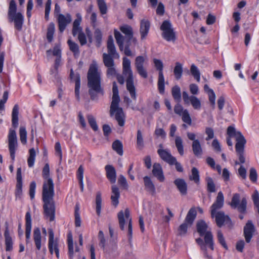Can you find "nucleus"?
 <instances>
[{
    "instance_id": "obj_1",
    "label": "nucleus",
    "mask_w": 259,
    "mask_h": 259,
    "mask_svg": "<svg viewBox=\"0 0 259 259\" xmlns=\"http://www.w3.org/2000/svg\"><path fill=\"white\" fill-rule=\"evenodd\" d=\"M42 195L44 202L43 207L45 217L47 219L49 218L50 221H53L55 219V207L53 201L54 185L52 179L44 180Z\"/></svg>"
},
{
    "instance_id": "obj_2",
    "label": "nucleus",
    "mask_w": 259,
    "mask_h": 259,
    "mask_svg": "<svg viewBox=\"0 0 259 259\" xmlns=\"http://www.w3.org/2000/svg\"><path fill=\"white\" fill-rule=\"evenodd\" d=\"M89 94L92 100L98 99L97 95H104V90L101 87V73L98 70L97 65L92 63L90 65L87 74Z\"/></svg>"
},
{
    "instance_id": "obj_3",
    "label": "nucleus",
    "mask_w": 259,
    "mask_h": 259,
    "mask_svg": "<svg viewBox=\"0 0 259 259\" xmlns=\"http://www.w3.org/2000/svg\"><path fill=\"white\" fill-rule=\"evenodd\" d=\"M227 135L228 137L227 138V143L229 146H232L233 143L231 139V137L235 138L236 143L235 144V150L239 160L241 163H244L245 158L244 156V148L246 141L244 137L239 131H236L235 128L229 126L227 128Z\"/></svg>"
},
{
    "instance_id": "obj_4",
    "label": "nucleus",
    "mask_w": 259,
    "mask_h": 259,
    "mask_svg": "<svg viewBox=\"0 0 259 259\" xmlns=\"http://www.w3.org/2000/svg\"><path fill=\"white\" fill-rule=\"evenodd\" d=\"M113 96L110 106V113L111 116L115 114L116 120L119 125L122 126L124 124V114L123 110L119 107L120 98L118 95V89L116 82H113Z\"/></svg>"
},
{
    "instance_id": "obj_5",
    "label": "nucleus",
    "mask_w": 259,
    "mask_h": 259,
    "mask_svg": "<svg viewBox=\"0 0 259 259\" xmlns=\"http://www.w3.org/2000/svg\"><path fill=\"white\" fill-rule=\"evenodd\" d=\"M8 20L10 23H14V27L18 31H21L24 23V16L20 12H17V5L14 0L9 3L8 11Z\"/></svg>"
},
{
    "instance_id": "obj_6",
    "label": "nucleus",
    "mask_w": 259,
    "mask_h": 259,
    "mask_svg": "<svg viewBox=\"0 0 259 259\" xmlns=\"http://www.w3.org/2000/svg\"><path fill=\"white\" fill-rule=\"evenodd\" d=\"M120 30L125 35L123 36L117 30L115 29L114 31V35L117 44L119 47L120 51H122L124 47V38H133V31L131 26L128 25H124L119 28Z\"/></svg>"
},
{
    "instance_id": "obj_7",
    "label": "nucleus",
    "mask_w": 259,
    "mask_h": 259,
    "mask_svg": "<svg viewBox=\"0 0 259 259\" xmlns=\"http://www.w3.org/2000/svg\"><path fill=\"white\" fill-rule=\"evenodd\" d=\"M197 231L201 236L204 235L205 243L208 245L211 250L214 249L213 236L210 230H208L207 224L203 220L197 222L196 224Z\"/></svg>"
},
{
    "instance_id": "obj_8",
    "label": "nucleus",
    "mask_w": 259,
    "mask_h": 259,
    "mask_svg": "<svg viewBox=\"0 0 259 259\" xmlns=\"http://www.w3.org/2000/svg\"><path fill=\"white\" fill-rule=\"evenodd\" d=\"M119 222V225L121 230H123L124 228V224L125 219L128 222V232L127 235L129 240L132 237V218L130 217V212L128 208H126L124 211L120 210L117 214Z\"/></svg>"
},
{
    "instance_id": "obj_9",
    "label": "nucleus",
    "mask_w": 259,
    "mask_h": 259,
    "mask_svg": "<svg viewBox=\"0 0 259 259\" xmlns=\"http://www.w3.org/2000/svg\"><path fill=\"white\" fill-rule=\"evenodd\" d=\"M162 37L167 41L174 42L177 39L176 32L169 20H164L160 27Z\"/></svg>"
},
{
    "instance_id": "obj_10",
    "label": "nucleus",
    "mask_w": 259,
    "mask_h": 259,
    "mask_svg": "<svg viewBox=\"0 0 259 259\" xmlns=\"http://www.w3.org/2000/svg\"><path fill=\"white\" fill-rule=\"evenodd\" d=\"M123 75L126 77V89L129 92L131 97L136 100V89L134 84V77L131 68H122Z\"/></svg>"
},
{
    "instance_id": "obj_11",
    "label": "nucleus",
    "mask_w": 259,
    "mask_h": 259,
    "mask_svg": "<svg viewBox=\"0 0 259 259\" xmlns=\"http://www.w3.org/2000/svg\"><path fill=\"white\" fill-rule=\"evenodd\" d=\"M240 200V195L238 193L233 194L229 204L232 208L237 209L241 213H245L247 208V200L243 197Z\"/></svg>"
},
{
    "instance_id": "obj_12",
    "label": "nucleus",
    "mask_w": 259,
    "mask_h": 259,
    "mask_svg": "<svg viewBox=\"0 0 259 259\" xmlns=\"http://www.w3.org/2000/svg\"><path fill=\"white\" fill-rule=\"evenodd\" d=\"M8 147L10 157L13 162L15 160V152L18 148L16 133L14 130L10 129L8 135Z\"/></svg>"
},
{
    "instance_id": "obj_13",
    "label": "nucleus",
    "mask_w": 259,
    "mask_h": 259,
    "mask_svg": "<svg viewBox=\"0 0 259 259\" xmlns=\"http://www.w3.org/2000/svg\"><path fill=\"white\" fill-rule=\"evenodd\" d=\"M153 63L154 64L156 69L158 71V89L159 93L163 94L164 93L165 86H164V78L163 73V64L162 62L157 59H153Z\"/></svg>"
},
{
    "instance_id": "obj_14",
    "label": "nucleus",
    "mask_w": 259,
    "mask_h": 259,
    "mask_svg": "<svg viewBox=\"0 0 259 259\" xmlns=\"http://www.w3.org/2000/svg\"><path fill=\"white\" fill-rule=\"evenodd\" d=\"M49 243L48 248L49 251L51 254L55 252L56 255L58 258H59V249L58 243L57 240H54V234L52 229L49 230Z\"/></svg>"
},
{
    "instance_id": "obj_15",
    "label": "nucleus",
    "mask_w": 259,
    "mask_h": 259,
    "mask_svg": "<svg viewBox=\"0 0 259 259\" xmlns=\"http://www.w3.org/2000/svg\"><path fill=\"white\" fill-rule=\"evenodd\" d=\"M182 96L185 104H189L191 103L195 110H199L201 108V102L197 97L195 96H189L186 91L183 92Z\"/></svg>"
},
{
    "instance_id": "obj_16",
    "label": "nucleus",
    "mask_w": 259,
    "mask_h": 259,
    "mask_svg": "<svg viewBox=\"0 0 259 259\" xmlns=\"http://www.w3.org/2000/svg\"><path fill=\"white\" fill-rule=\"evenodd\" d=\"M72 18L69 14L63 15L59 14L57 16L59 30L60 32H63L66 26L71 23Z\"/></svg>"
},
{
    "instance_id": "obj_17",
    "label": "nucleus",
    "mask_w": 259,
    "mask_h": 259,
    "mask_svg": "<svg viewBox=\"0 0 259 259\" xmlns=\"http://www.w3.org/2000/svg\"><path fill=\"white\" fill-rule=\"evenodd\" d=\"M215 222L219 227H221L224 224L229 226L232 225L230 218L227 215H225V213L222 211L215 212L214 214Z\"/></svg>"
},
{
    "instance_id": "obj_18",
    "label": "nucleus",
    "mask_w": 259,
    "mask_h": 259,
    "mask_svg": "<svg viewBox=\"0 0 259 259\" xmlns=\"http://www.w3.org/2000/svg\"><path fill=\"white\" fill-rule=\"evenodd\" d=\"M145 60V59L143 56H139L137 57L135 59V66L139 75L144 78H146L148 77V73L146 70L144 68Z\"/></svg>"
},
{
    "instance_id": "obj_19",
    "label": "nucleus",
    "mask_w": 259,
    "mask_h": 259,
    "mask_svg": "<svg viewBox=\"0 0 259 259\" xmlns=\"http://www.w3.org/2000/svg\"><path fill=\"white\" fill-rule=\"evenodd\" d=\"M224 197L223 194L222 192H219L218 194L217 197L215 202L211 205V215L212 218L214 217L217 210L221 209L224 205Z\"/></svg>"
},
{
    "instance_id": "obj_20",
    "label": "nucleus",
    "mask_w": 259,
    "mask_h": 259,
    "mask_svg": "<svg viewBox=\"0 0 259 259\" xmlns=\"http://www.w3.org/2000/svg\"><path fill=\"white\" fill-rule=\"evenodd\" d=\"M255 231V227L252 224V221L250 220L248 221L243 229L244 237L247 243L250 242Z\"/></svg>"
},
{
    "instance_id": "obj_21",
    "label": "nucleus",
    "mask_w": 259,
    "mask_h": 259,
    "mask_svg": "<svg viewBox=\"0 0 259 259\" xmlns=\"http://www.w3.org/2000/svg\"><path fill=\"white\" fill-rule=\"evenodd\" d=\"M157 153L160 157L169 165H172V163L176 161V158L171 155L167 149H159Z\"/></svg>"
},
{
    "instance_id": "obj_22",
    "label": "nucleus",
    "mask_w": 259,
    "mask_h": 259,
    "mask_svg": "<svg viewBox=\"0 0 259 259\" xmlns=\"http://www.w3.org/2000/svg\"><path fill=\"white\" fill-rule=\"evenodd\" d=\"M70 78L71 80L74 81L75 84V94L78 100H79V89L80 85V75L79 73H74L73 70H70Z\"/></svg>"
},
{
    "instance_id": "obj_23",
    "label": "nucleus",
    "mask_w": 259,
    "mask_h": 259,
    "mask_svg": "<svg viewBox=\"0 0 259 259\" xmlns=\"http://www.w3.org/2000/svg\"><path fill=\"white\" fill-rule=\"evenodd\" d=\"M150 27V22L146 19H142L140 22V32L141 34V38L142 40L144 39L149 32Z\"/></svg>"
},
{
    "instance_id": "obj_24",
    "label": "nucleus",
    "mask_w": 259,
    "mask_h": 259,
    "mask_svg": "<svg viewBox=\"0 0 259 259\" xmlns=\"http://www.w3.org/2000/svg\"><path fill=\"white\" fill-rule=\"evenodd\" d=\"M107 48L108 53L113 57H115V58L118 59L119 55L117 52L115 45L114 44V40L111 35L109 36L107 40Z\"/></svg>"
},
{
    "instance_id": "obj_25",
    "label": "nucleus",
    "mask_w": 259,
    "mask_h": 259,
    "mask_svg": "<svg viewBox=\"0 0 259 259\" xmlns=\"http://www.w3.org/2000/svg\"><path fill=\"white\" fill-rule=\"evenodd\" d=\"M76 17L77 18L73 23L72 33L73 36H75L77 34L82 32V28L80 26L82 20L81 16L80 14L77 13Z\"/></svg>"
},
{
    "instance_id": "obj_26",
    "label": "nucleus",
    "mask_w": 259,
    "mask_h": 259,
    "mask_svg": "<svg viewBox=\"0 0 259 259\" xmlns=\"http://www.w3.org/2000/svg\"><path fill=\"white\" fill-rule=\"evenodd\" d=\"M152 174L154 177L160 182L164 180V177L161 165L158 163H154L153 165Z\"/></svg>"
},
{
    "instance_id": "obj_27",
    "label": "nucleus",
    "mask_w": 259,
    "mask_h": 259,
    "mask_svg": "<svg viewBox=\"0 0 259 259\" xmlns=\"http://www.w3.org/2000/svg\"><path fill=\"white\" fill-rule=\"evenodd\" d=\"M137 39L134 37L133 38H124V47L123 50L124 54L127 56H134L132 51L130 49L131 42L134 44L137 43Z\"/></svg>"
},
{
    "instance_id": "obj_28",
    "label": "nucleus",
    "mask_w": 259,
    "mask_h": 259,
    "mask_svg": "<svg viewBox=\"0 0 259 259\" xmlns=\"http://www.w3.org/2000/svg\"><path fill=\"white\" fill-rule=\"evenodd\" d=\"M25 221V235L26 242L27 243L30 238L31 231V217L29 211H27L26 213Z\"/></svg>"
},
{
    "instance_id": "obj_29",
    "label": "nucleus",
    "mask_w": 259,
    "mask_h": 259,
    "mask_svg": "<svg viewBox=\"0 0 259 259\" xmlns=\"http://www.w3.org/2000/svg\"><path fill=\"white\" fill-rule=\"evenodd\" d=\"M174 184L182 195H185L187 194V185L184 179L180 178L177 179L175 180Z\"/></svg>"
},
{
    "instance_id": "obj_30",
    "label": "nucleus",
    "mask_w": 259,
    "mask_h": 259,
    "mask_svg": "<svg viewBox=\"0 0 259 259\" xmlns=\"http://www.w3.org/2000/svg\"><path fill=\"white\" fill-rule=\"evenodd\" d=\"M106 176L110 182L114 184L116 182V174L115 168L111 165H107L105 166Z\"/></svg>"
},
{
    "instance_id": "obj_31",
    "label": "nucleus",
    "mask_w": 259,
    "mask_h": 259,
    "mask_svg": "<svg viewBox=\"0 0 259 259\" xmlns=\"http://www.w3.org/2000/svg\"><path fill=\"white\" fill-rule=\"evenodd\" d=\"M144 186L147 191L151 195H154L155 194V187L150 178L148 176H145L143 178Z\"/></svg>"
},
{
    "instance_id": "obj_32",
    "label": "nucleus",
    "mask_w": 259,
    "mask_h": 259,
    "mask_svg": "<svg viewBox=\"0 0 259 259\" xmlns=\"http://www.w3.org/2000/svg\"><path fill=\"white\" fill-rule=\"evenodd\" d=\"M120 197V192L119 189L115 185L112 186V195L111 199L112 204L115 207H116L119 203L118 199Z\"/></svg>"
},
{
    "instance_id": "obj_33",
    "label": "nucleus",
    "mask_w": 259,
    "mask_h": 259,
    "mask_svg": "<svg viewBox=\"0 0 259 259\" xmlns=\"http://www.w3.org/2000/svg\"><path fill=\"white\" fill-rule=\"evenodd\" d=\"M18 114L19 106L16 104L13 107L12 113V124L15 128H17L18 126Z\"/></svg>"
},
{
    "instance_id": "obj_34",
    "label": "nucleus",
    "mask_w": 259,
    "mask_h": 259,
    "mask_svg": "<svg viewBox=\"0 0 259 259\" xmlns=\"http://www.w3.org/2000/svg\"><path fill=\"white\" fill-rule=\"evenodd\" d=\"M33 239L36 248L40 250L41 248V236L40 229L36 228L33 230Z\"/></svg>"
},
{
    "instance_id": "obj_35",
    "label": "nucleus",
    "mask_w": 259,
    "mask_h": 259,
    "mask_svg": "<svg viewBox=\"0 0 259 259\" xmlns=\"http://www.w3.org/2000/svg\"><path fill=\"white\" fill-rule=\"evenodd\" d=\"M6 251H11L13 248V242L10 235L8 227L7 226L4 233Z\"/></svg>"
},
{
    "instance_id": "obj_36",
    "label": "nucleus",
    "mask_w": 259,
    "mask_h": 259,
    "mask_svg": "<svg viewBox=\"0 0 259 259\" xmlns=\"http://www.w3.org/2000/svg\"><path fill=\"white\" fill-rule=\"evenodd\" d=\"M192 148L193 153L196 157H200L201 156L202 154V149L198 140L193 142Z\"/></svg>"
},
{
    "instance_id": "obj_37",
    "label": "nucleus",
    "mask_w": 259,
    "mask_h": 259,
    "mask_svg": "<svg viewBox=\"0 0 259 259\" xmlns=\"http://www.w3.org/2000/svg\"><path fill=\"white\" fill-rule=\"evenodd\" d=\"M196 214L197 212L195 208L194 207L191 208L189 210L184 222L188 223L191 226L196 218Z\"/></svg>"
},
{
    "instance_id": "obj_38",
    "label": "nucleus",
    "mask_w": 259,
    "mask_h": 259,
    "mask_svg": "<svg viewBox=\"0 0 259 259\" xmlns=\"http://www.w3.org/2000/svg\"><path fill=\"white\" fill-rule=\"evenodd\" d=\"M114 59H116L115 57L107 54L106 53L103 54V61L106 67L114 66Z\"/></svg>"
},
{
    "instance_id": "obj_39",
    "label": "nucleus",
    "mask_w": 259,
    "mask_h": 259,
    "mask_svg": "<svg viewBox=\"0 0 259 259\" xmlns=\"http://www.w3.org/2000/svg\"><path fill=\"white\" fill-rule=\"evenodd\" d=\"M196 242L200 245L201 250L203 251L204 257L207 259H212V256L209 255L207 252L206 246L207 244L205 242H203V240L200 238H197L196 239ZM208 246V245L207 244Z\"/></svg>"
},
{
    "instance_id": "obj_40",
    "label": "nucleus",
    "mask_w": 259,
    "mask_h": 259,
    "mask_svg": "<svg viewBox=\"0 0 259 259\" xmlns=\"http://www.w3.org/2000/svg\"><path fill=\"white\" fill-rule=\"evenodd\" d=\"M55 31V26L54 23H50L47 28V39L49 42H51L53 41Z\"/></svg>"
},
{
    "instance_id": "obj_41",
    "label": "nucleus",
    "mask_w": 259,
    "mask_h": 259,
    "mask_svg": "<svg viewBox=\"0 0 259 259\" xmlns=\"http://www.w3.org/2000/svg\"><path fill=\"white\" fill-rule=\"evenodd\" d=\"M189 180L198 184L200 181L199 172L198 169L193 167L191 169V174L189 177Z\"/></svg>"
},
{
    "instance_id": "obj_42",
    "label": "nucleus",
    "mask_w": 259,
    "mask_h": 259,
    "mask_svg": "<svg viewBox=\"0 0 259 259\" xmlns=\"http://www.w3.org/2000/svg\"><path fill=\"white\" fill-rule=\"evenodd\" d=\"M98 239L99 240V246L103 249L104 251L106 253H110V251L105 247L106 239L103 232L101 230L99 232Z\"/></svg>"
},
{
    "instance_id": "obj_43",
    "label": "nucleus",
    "mask_w": 259,
    "mask_h": 259,
    "mask_svg": "<svg viewBox=\"0 0 259 259\" xmlns=\"http://www.w3.org/2000/svg\"><path fill=\"white\" fill-rule=\"evenodd\" d=\"M112 148L119 155L122 156L123 155V145L119 140H117L113 142Z\"/></svg>"
},
{
    "instance_id": "obj_44",
    "label": "nucleus",
    "mask_w": 259,
    "mask_h": 259,
    "mask_svg": "<svg viewBox=\"0 0 259 259\" xmlns=\"http://www.w3.org/2000/svg\"><path fill=\"white\" fill-rule=\"evenodd\" d=\"M67 44L69 47L70 50L73 53L74 55L78 56L80 53L78 44L71 39L68 40Z\"/></svg>"
},
{
    "instance_id": "obj_45",
    "label": "nucleus",
    "mask_w": 259,
    "mask_h": 259,
    "mask_svg": "<svg viewBox=\"0 0 259 259\" xmlns=\"http://www.w3.org/2000/svg\"><path fill=\"white\" fill-rule=\"evenodd\" d=\"M174 73L176 79L179 80L182 77L183 73V67L182 65L180 63H176V66L174 69Z\"/></svg>"
},
{
    "instance_id": "obj_46",
    "label": "nucleus",
    "mask_w": 259,
    "mask_h": 259,
    "mask_svg": "<svg viewBox=\"0 0 259 259\" xmlns=\"http://www.w3.org/2000/svg\"><path fill=\"white\" fill-rule=\"evenodd\" d=\"M207 184V190L210 193H213L216 191L215 186L212 179L209 177L205 178Z\"/></svg>"
},
{
    "instance_id": "obj_47",
    "label": "nucleus",
    "mask_w": 259,
    "mask_h": 259,
    "mask_svg": "<svg viewBox=\"0 0 259 259\" xmlns=\"http://www.w3.org/2000/svg\"><path fill=\"white\" fill-rule=\"evenodd\" d=\"M171 94L174 99L178 102H180L181 99V89L180 88L176 85H175L171 89Z\"/></svg>"
},
{
    "instance_id": "obj_48",
    "label": "nucleus",
    "mask_w": 259,
    "mask_h": 259,
    "mask_svg": "<svg viewBox=\"0 0 259 259\" xmlns=\"http://www.w3.org/2000/svg\"><path fill=\"white\" fill-rule=\"evenodd\" d=\"M68 246L69 258L72 259L73 257V241L72 235L70 233L68 235Z\"/></svg>"
},
{
    "instance_id": "obj_49",
    "label": "nucleus",
    "mask_w": 259,
    "mask_h": 259,
    "mask_svg": "<svg viewBox=\"0 0 259 259\" xmlns=\"http://www.w3.org/2000/svg\"><path fill=\"white\" fill-rule=\"evenodd\" d=\"M175 145L177 148L179 153L181 155L184 154V147L183 144V140L180 136H177L175 138Z\"/></svg>"
},
{
    "instance_id": "obj_50",
    "label": "nucleus",
    "mask_w": 259,
    "mask_h": 259,
    "mask_svg": "<svg viewBox=\"0 0 259 259\" xmlns=\"http://www.w3.org/2000/svg\"><path fill=\"white\" fill-rule=\"evenodd\" d=\"M190 72L194 78L199 82L200 80V72L197 67L194 64H192L190 68Z\"/></svg>"
},
{
    "instance_id": "obj_51",
    "label": "nucleus",
    "mask_w": 259,
    "mask_h": 259,
    "mask_svg": "<svg viewBox=\"0 0 259 259\" xmlns=\"http://www.w3.org/2000/svg\"><path fill=\"white\" fill-rule=\"evenodd\" d=\"M35 151L34 148H31L29 150V156L27 160L28 165L29 167L33 166L35 158Z\"/></svg>"
},
{
    "instance_id": "obj_52",
    "label": "nucleus",
    "mask_w": 259,
    "mask_h": 259,
    "mask_svg": "<svg viewBox=\"0 0 259 259\" xmlns=\"http://www.w3.org/2000/svg\"><path fill=\"white\" fill-rule=\"evenodd\" d=\"M102 198L100 192H98L96 198V209L98 215H100L101 210Z\"/></svg>"
},
{
    "instance_id": "obj_53",
    "label": "nucleus",
    "mask_w": 259,
    "mask_h": 259,
    "mask_svg": "<svg viewBox=\"0 0 259 259\" xmlns=\"http://www.w3.org/2000/svg\"><path fill=\"white\" fill-rule=\"evenodd\" d=\"M16 179H17L16 189H19V190L22 189V175H21V167H19L17 169Z\"/></svg>"
},
{
    "instance_id": "obj_54",
    "label": "nucleus",
    "mask_w": 259,
    "mask_h": 259,
    "mask_svg": "<svg viewBox=\"0 0 259 259\" xmlns=\"http://www.w3.org/2000/svg\"><path fill=\"white\" fill-rule=\"evenodd\" d=\"M20 139L23 144L27 142V132L24 126H21L19 129Z\"/></svg>"
},
{
    "instance_id": "obj_55",
    "label": "nucleus",
    "mask_w": 259,
    "mask_h": 259,
    "mask_svg": "<svg viewBox=\"0 0 259 259\" xmlns=\"http://www.w3.org/2000/svg\"><path fill=\"white\" fill-rule=\"evenodd\" d=\"M88 122L91 127L94 131H97L98 130V126L97 124L96 121L94 117L92 115H88L87 116Z\"/></svg>"
},
{
    "instance_id": "obj_56",
    "label": "nucleus",
    "mask_w": 259,
    "mask_h": 259,
    "mask_svg": "<svg viewBox=\"0 0 259 259\" xmlns=\"http://www.w3.org/2000/svg\"><path fill=\"white\" fill-rule=\"evenodd\" d=\"M97 3L101 14L104 15L106 14L107 12V7L104 0H97Z\"/></svg>"
},
{
    "instance_id": "obj_57",
    "label": "nucleus",
    "mask_w": 259,
    "mask_h": 259,
    "mask_svg": "<svg viewBox=\"0 0 259 259\" xmlns=\"http://www.w3.org/2000/svg\"><path fill=\"white\" fill-rule=\"evenodd\" d=\"M137 144L138 148L142 149L144 147V141L142 132L140 130L137 131Z\"/></svg>"
},
{
    "instance_id": "obj_58",
    "label": "nucleus",
    "mask_w": 259,
    "mask_h": 259,
    "mask_svg": "<svg viewBox=\"0 0 259 259\" xmlns=\"http://www.w3.org/2000/svg\"><path fill=\"white\" fill-rule=\"evenodd\" d=\"M94 36L97 43V46L99 47L102 41V34L99 28L95 29L94 31Z\"/></svg>"
},
{
    "instance_id": "obj_59",
    "label": "nucleus",
    "mask_w": 259,
    "mask_h": 259,
    "mask_svg": "<svg viewBox=\"0 0 259 259\" xmlns=\"http://www.w3.org/2000/svg\"><path fill=\"white\" fill-rule=\"evenodd\" d=\"M189 226H190L189 225H188V223L184 222L179 226L178 229V234L181 236L185 235L187 233V229Z\"/></svg>"
},
{
    "instance_id": "obj_60",
    "label": "nucleus",
    "mask_w": 259,
    "mask_h": 259,
    "mask_svg": "<svg viewBox=\"0 0 259 259\" xmlns=\"http://www.w3.org/2000/svg\"><path fill=\"white\" fill-rule=\"evenodd\" d=\"M182 119L183 122L187 123L189 125H191L192 123V120L190 117V114L187 109H185L184 112L181 115Z\"/></svg>"
},
{
    "instance_id": "obj_61",
    "label": "nucleus",
    "mask_w": 259,
    "mask_h": 259,
    "mask_svg": "<svg viewBox=\"0 0 259 259\" xmlns=\"http://www.w3.org/2000/svg\"><path fill=\"white\" fill-rule=\"evenodd\" d=\"M257 175L256 169L254 167L250 168L249 170V179L251 182L255 183L257 181Z\"/></svg>"
},
{
    "instance_id": "obj_62",
    "label": "nucleus",
    "mask_w": 259,
    "mask_h": 259,
    "mask_svg": "<svg viewBox=\"0 0 259 259\" xmlns=\"http://www.w3.org/2000/svg\"><path fill=\"white\" fill-rule=\"evenodd\" d=\"M118 184L124 189L128 188V184L126 178L123 175H120L118 180Z\"/></svg>"
},
{
    "instance_id": "obj_63",
    "label": "nucleus",
    "mask_w": 259,
    "mask_h": 259,
    "mask_svg": "<svg viewBox=\"0 0 259 259\" xmlns=\"http://www.w3.org/2000/svg\"><path fill=\"white\" fill-rule=\"evenodd\" d=\"M50 174V168L48 163H46L44 166L42 170V177L45 180H47L48 179H51L49 177Z\"/></svg>"
},
{
    "instance_id": "obj_64",
    "label": "nucleus",
    "mask_w": 259,
    "mask_h": 259,
    "mask_svg": "<svg viewBox=\"0 0 259 259\" xmlns=\"http://www.w3.org/2000/svg\"><path fill=\"white\" fill-rule=\"evenodd\" d=\"M252 199L254 205L257 208H259V193L256 190L254 191L252 195Z\"/></svg>"
}]
</instances>
